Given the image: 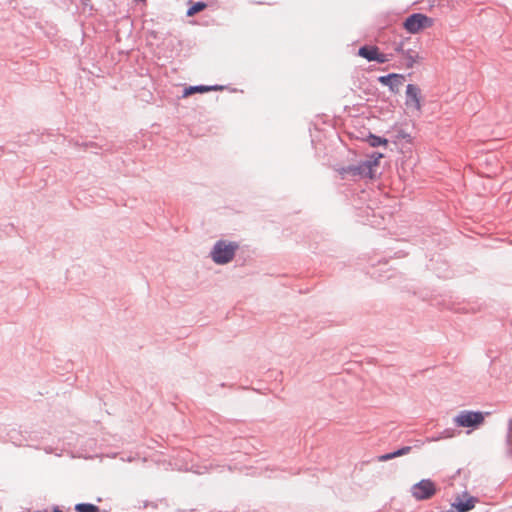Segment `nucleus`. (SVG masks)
I'll return each instance as SVG.
<instances>
[{"mask_svg": "<svg viewBox=\"0 0 512 512\" xmlns=\"http://www.w3.org/2000/svg\"><path fill=\"white\" fill-rule=\"evenodd\" d=\"M433 21L421 13L410 15L403 23V27L411 34H416L425 28L431 27Z\"/></svg>", "mask_w": 512, "mask_h": 512, "instance_id": "nucleus-3", "label": "nucleus"}, {"mask_svg": "<svg viewBox=\"0 0 512 512\" xmlns=\"http://www.w3.org/2000/svg\"><path fill=\"white\" fill-rule=\"evenodd\" d=\"M422 60V57L420 56L419 52L414 49H407L406 51H402L401 55V61L402 65L410 69L415 64L419 63Z\"/></svg>", "mask_w": 512, "mask_h": 512, "instance_id": "nucleus-8", "label": "nucleus"}, {"mask_svg": "<svg viewBox=\"0 0 512 512\" xmlns=\"http://www.w3.org/2000/svg\"><path fill=\"white\" fill-rule=\"evenodd\" d=\"M405 105L408 109L420 112L422 109L421 90L414 84H408L406 87Z\"/></svg>", "mask_w": 512, "mask_h": 512, "instance_id": "nucleus-6", "label": "nucleus"}, {"mask_svg": "<svg viewBox=\"0 0 512 512\" xmlns=\"http://www.w3.org/2000/svg\"><path fill=\"white\" fill-rule=\"evenodd\" d=\"M237 249V243L221 240L215 244L211 252V257L217 264H226L233 259Z\"/></svg>", "mask_w": 512, "mask_h": 512, "instance_id": "nucleus-1", "label": "nucleus"}, {"mask_svg": "<svg viewBox=\"0 0 512 512\" xmlns=\"http://www.w3.org/2000/svg\"><path fill=\"white\" fill-rule=\"evenodd\" d=\"M366 141L371 147H377L381 145L386 146L388 144V140L386 138H382L371 133L367 136Z\"/></svg>", "mask_w": 512, "mask_h": 512, "instance_id": "nucleus-14", "label": "nucleus"}, {"mask_svg": "<svg viewBox=\"0 0 512 512\" xmlns=\"http://www.w3.org/2000/svg\"><path fill=\"white\" fill-rule=\"evenodd\" d=\"M404 80H405L404 76L400 75V74H389L386 76H381L379 78V81L383 85L389 86L392 90H394L395 88H398L400 85H402Z\"/></svg>", "mask_w": 512, "mask_h": 512, "instance_id": "nucleus-9", "label": "nucleus"}, {"mask_svg": "<svg viewBox=\"0 0 512 512\" xmlns=\"http://www.w3.org/2000/svg\"><path fill=\"white\" fill-rule=\"evenodd\" d=\"M477 499L474 497H468L465 501L457 499L455 503L452 504V507L457 510V512H468L475 507Z\"/></svg>", "mask_w": 512, "mask_h": 512, "instance_id": "nucleus-10", "label": "nucleus"}, {"mask_svg": "<svg viewBox=\"0 0 512 512\" xmlns=\"http://www.w3.org/2000/svg\"><path fill=\"white\" fill-rule=\"evenodd\" d=\"M484 414L475 411H462L454 419V422L459 427H478L484 422Z\"/></svg>", "mask_w": 512, "mask_h": 512, "instance_id": "nucleus-4", "label": "nucleus"}, {"mask_svg": "<svg viewBox=\"0 0 512 512\" xmlns=\"http://www.w3.org/2000/svg\"><path fill=\"white\" fill-rule=\"evenodd\" d=\"M90 0H81L84 5H87Z\"/></svg>", "mask_w": 512, "mask_h": 512, "instance_id": "nucleus-17", "label": "nucleus"}, {"mask_svg": "<svg viewBox=\"0 0 512 512\" xmlns=\"http://www.w3.org/2000/svg\"><path fill=\"white\" fill-rule=\"evenodd\" d=\"M189 5L190 7L186 13L188 17L194 16L195 14L203 11L207 7V4L204 2H190Z\"/></svg>", "mask_w": 512, "mask_h": 512, "instance_id": "nucleus-13", "label": "nucleus"}, {"mask_svg": "<svg viewBox=\"0 0 512 512\" xmlns=\"http://www.w3.org/2000/svg\"><path fill=\"white\" fill-rule=\"evenodd\" d=\"M222 87L219 86H190L184 90L183 97H188L194 93H205L211 90H219Z\"/></svg>", "mask_w": 512, "mask_h": 512, "instance_id": "nucleus-11", "label": "nucleus"}, {"mask_svg": "<svg viewBox=\"0 0 512 512\" xmlns=\"http://www.w3.org/2000/svg\"><path fill=\"white\" fill-rule=\"evenodd\" d=\"M395 51H396L397 53H399L400 55H402V51H406V50L403 48V44H402V43H400V44H398V45L395 47Z\"/></svg>", "mask_w": 512, "mask_h": 512, "instance_id": "nucleus-16", "label": "nucleus"}, {"mask_svg": "<svg viewBox=\"0 0 512 512\" xmlns=\"http://www.w3.org/2000/svg\"><path fill=\"white\" fill-rule=\"evenodd\" d=\"M383 158L382 153L374 152L370 159L356 166H350L344 170L345 173L352 175H362L372 177L373 168L379 165V161Z\"/></svg>", "mask_w": 512, "mask_h": 512, "instance_id": "nucleus-2", "label": "nucleus"}, {"mask_svg": "<svg viewBox=\"0 0 512 512\" xmlns=\"http://www.w3.org/2000/svg\"><path fill=\"white\" fill-rule=\"evenodd\" d=\"M76 512H99V507L89 503H80L75 506Z\"/></svg>", "mask_w": 512, "mask_h": 512, "instance_id": "nucleus-15", "label": "nucleus"}, {"mask_svg": "<svg viewBox=\"0 0 512 512\" xmlns=\"http://www.w3.org/2000/svg\"><path fill=\"white\" fill-rule=\"evenodd\" d=\"M411 493L417 500L430 499L436 493V487L431 480L423 479L412 486Z\"/></svg>", "mask_w": 512, "mask_h": 512, "instance_id": "nucleus-5", "label": "nucleus"}, {"mask_svg": "<svg viewBox=\"0 0 512 512\" xmlns=\"http://www.w3.org/2000/svg\"><path fill=\"white\" fill-rule=\"evenodd\" d=\"M358 55L368 61H376L381 64L389 61L388 55L381 53L376 46H362L358 50Z\"/></svg>", "mask_w": 512, "mask_h": 512, "instance_id": "nucleus-7", "label": "nucleus"}, {"mask_svg": "<svg viewBox=\"0 0 512 512\" xmlns=\"http://www.w3.org/2000/svg\"><path fill=\"white\" fill-rule=\"evenodd\" d=\"M53 512H61L58 508H55Z\"/></svg>", "mask_w": 512, "mask_h": 512, "instance_id": "nucleus-18", "label": "nucleus"}, {"mask_svg": "<svg viewBox=\"0 0 512 512\" xmlns=\"http://www.w3.org/2000/svg\"><path fill=\"white\" fill-rule=\"evenodd\" d=\"M411 451V447L410 446H405V447H402L401 449H398L397 451L395 452H392V453H388V454H384V455H381L378 460L381 461V462H385V461H388L390 459H393V458H396V457H400V456H403V455H406L408 454L409 452Z\"/></svg>", "mask_w": 512, "mask_h": 512, "instance_id": "nucleus-12", "label": "nucleus"}]
</instances>
